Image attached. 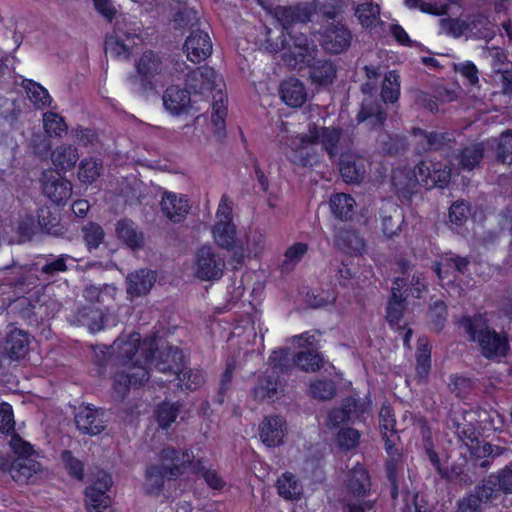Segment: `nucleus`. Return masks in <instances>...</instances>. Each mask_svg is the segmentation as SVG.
Segmentation results:
<instances>
[{
    "label": "nucleus",
    "instance_id": "ddd939ff",
    "mask_svg": "<svg viewBox=\"0 0 512 512\" xmlns=\"http://www.w3.org/2000/svg\"><path fill=\"white\" fill-rule=\"evenodd\" d=\"M39 262L17 265L13 263L10 266H6L4 269L11 272V276L8 278V283L15 288L20 289L23 292L30 291L34 288L40 278L35 274L38 272Z\"/></svg>",
    "mask_w": 512,
    "mask_h": 512
},
{
    "label": "nucleus",
    "instance_id": "0eeeda50",
    "mask_svg": "<svg viewBox=\"0 0 512 512\" xmlns=\"http://www.w3.org/2000/svg\"><path fill=\"white\" fill-rule=\"evenodd\" d=\"M112 485V478L104 471H99L93 483L86 487L85 497L88 512H110L111 499L107 494Z\"/></svg>",
    "mask_w": 512,
    "mask_h": 512
},
{
    "label": "nucleus",
    "instance_id": "c756f323",
    "mask_svg": "<svg viewBox=\"0 0 512 512\" xmlns=\"http://www.w3.org/2000/svg\"><path fill=\"white\" fill-rule=\"evenodd\" d=\"M340 173L347 183H359L366 174L365 159L359 156L344 154L339 158Z\"/></svg>",
    "mask_w": 512,
    "mask_h": 512
},
{
    "label": "nucleus",
    "instance_id": "7c9ffc66",
    "mask_svg": "<svg viewBox=\"0 0 512 512\" xmlns=\"http://www.w3.org/2000/svg\"><path fill=\"white\" fill-rule=\"evenodd\" d=\"M307 64L313 83L322 86L333 83L336 78L337 68L331 60L312 58L311 60H307Z\"/></svg>",
    "mask_w": 512,
    "mask_h": 512
},
{
    "label": "nucleus",
    "instance_id": "4c0bfd02",
    "mask_svg": "<svg viewBox=\"0 0 512 512\" xmlns=\"http://www.w3.org/2000/svg\"><path fill=\"white\" fill-rule=\"evenodd\" d=\"M347 486L354 496L364 497L370 490V478L363 466L357 464L348 474Z\"/></svg>",
    "mask_w": 512,
    "mask_h": 512
},
{
    "label": "nucleus",
    "instance_id": "a18cd8bd",
    "mask_svg": "<svg viewBox=\"0 0 512 512\" xmlns=\"http://www.w3.org/2000/svg\"><path fill=\"white\" fill-rule=\"evenodd\" d=\"M21 86L25 89L29 99L33 102L34 106L38 109H43L50 106L52 98L48 91L39 83L24 79Z\"/></svg>",
    "mask_w": 512,
    "mask_h": 512
},
{
    "label": "nucleus",
    "instance_id": "f8f14e48",
    "mask_svg": "<svg viewBox=\"0 0 512 512\" xmlns=\"http://www.w3.org/2000/svg\"><path fill=\"white\" fill-rule=\"evenodd\" d=\"M155 361V367L164 374L176 376L182 370L184 364L183 352L178 347L167 345L158 348L155 345L154 355L151 361Z\"/></svg>",
    "mask_w": 512,
    "mask_h": 512
},
{
    "label": "nucleus",
    "instance_id": "c9c22d12",
    "mask_svg": "<svg viewBox=\"0 0 512 512\" xmlns=\"http://www.w3.org/2000/svg\"><path fill=\"white\" fill-rule=\"evenodd\" d=\"M43 260L41 267L38 266V272L43 276V279L50 281L56 277L59 273L66 272L68 270L67 261H72L73 258L67 254H61L59 256L45 255L40 257Z\"/></svg>",
    "mask_w": 512,
    "mask_h": 512
},
{
    "label": "nucleus",
    "instance_id": "ea45409f",
    "mask_svg": "<svg viewBox=\"0 0 512 512\" xmlns=\"http://www.w3.org/2000/svg\"><path fill=\"white\" fill-rule=\"evenodd\" d=\"M380 216L382 220V231L388 238L397 235L401 230L403 216L399 208L395 205L381 208Z\"/></svg>",
    "mask_w": 512,
    "mask_h": 512
},
{
    "label": "nucleus",
    "instance_id": "37998d69",
    "mask_svg": "<svg viewBox=\"0 0 512 512\" xmlns=\"http://www.w3.org/2000/svg\"><path fill=\"white\" fill-rule=\"evenodd\" d=\"M169 479V473H166L164 466H151L146 471L144 488L147 494L159 495L164 486V479Z\"/></svg>",
    "mask_w": 512,
    "mask_h": 512
},
{
    "label": "nucleus",
    "instance_id": "0e129e2a",
    "mask_svg": "<svg viewBox=\"0 0 512 512\" xmlns=\"http://www.w3.org/2000/svg\"><path fill=\"white\" fill-rule=\"evenodd\" d=\"M440 28L443 33L453 38H459L461 36L466 37V22L465 18H441L439 20Z\"/></svg>",
    "mask_w": 512,
    "mask_h": 512
},
{
    "label": "nucleus",
    "instance_id": "1a4fd4ad",
    "mask_svg": "<svg viewBox=\"0 0 512 512\" xmlns=\"http://www.w3.org/2000/svg\"><path fill=\"white\" fill-rule=\"evenodd\" d=\"M42 190L56 204L66 202L72 195V183L61 177V173L45 171L42 175Z\"/></svg>",
    "mask_w": 512,
    "mask_h": 512
},
{
    "label": "nucleus",
    "instance_id": "de8ad7c7",
    "mask_svg": "<svg viewBox=\"0 0 512 512\" xmlns=\"http://www.w3.org/2000/svg\"><path fill=\"white\" fill-rule=\"evenodd\" d=\"M43 127L48 138H62L68 131L65 119L58 113L51 111L43 114Z\"/></svg>",
    "mask_w": 512,
    "mask_h": 512
},
{
    "label": "nucleus",
    "instance_id": "58836bf2",
    "mask_svg": "<svg viewBox=\"0 0 512 512\" xmlns=\"http://www.w3.org/2000/svg\"><path fill=\"white\" fill-rule=\"evenodd\" d=\"M474 494H470L474 500L480 505L481 503H492L500 497L502 490L498 486L494 475L490 474L487 478L483 479L474 490Z\"/></svg>",
    "mask_w": 512,
    "mask_h": 512
},
{
    "label": "nucleus",
    "instance_id": "774afa93",
    "mask_svg": "<svg viewBox=\"0 0 512 512\" xmlns=\"http://www.w3.org/2000/svg\"><path fill=\"white\" fill-rule=\"evenodd\" d=\"M496 141V159L501 163H506L508 157L512 155V131L505 130Z\"/></svg>",
    "mask_w": 512,
    "mask_h": 512
},
{
    "label": "nucleus",
    "instance_id": "aec40b11",
    "mask_svg": "<svg viewBox=\"0 0 512 512\" xmlns=\"http://www.w3.org/2000/svg\"><path fill=\"white\" fill-rule=\"evenodd\" d=\"M194 456L189 451L180 452L173 447L164 448L161 452V461L169 480L183 474L186 467L192 463Z\"/></svg>",
    "mask_w": 512,
    "mask_h": 512
},
{
    "label": "nucleus",
    "instance_id": "a211bd4d",
    "mask_svg": "<svg viewBox=\"0 0 512 512\" xmlns=\"http://www.w3.org/2000/svg\"><path fill=\"white\" fill-rule=\"evenodd\" d=\"M470 259L462 257L454 253H446L441 257L440 261L433 266V271L441 280L456 279L457 274H465L468 271Z\"/></svg>",
    "mask_w": 512,
    "mask_h": 512
},
{
    "label": "nucleus",
    "instance_id": "72a5a7b5",
    "mask_svg": "<svg viewBox=\"0 0 512 512\" xmlns=\"http://www.w3.org/2000/svg\"><path fill=\"white\" fill-rule=\"evenodd\" d=\"M485 153V146L482 142L472 143L462 148L455 158L458 166L466 171H472L479 166Z\"/></svg>",
    "mask_w": 512,
    "mask_h": 512
},
{
    "label": "nucleus",
    "instance_id": "2f4dec72",
    "mask_svg": "<svg viewBox=\"0 0 512 512\" xmlns=\"http://www.w3.org/2000/svg\"><path fill=\"white\" fill-rule=\"evenodd\" d=\"M281 99L291 107H300L306 101V90L303 83L296 78H289L280 85Z\"/></svg>",
    "mask_w": 512,
    "mask_h": 512
},
{
    "label": "nucleus",
    "instance_id": "680f3d73",
    "mask_svg": "<svg viewBox=\"0 0 512 512\" xmlns=\"http://www.w3.org/2000/svg\"><path fill=\"white\" fill-rule=\"evenodd\" d=\"M175 378L179 381V387L188 390H196L204 383V375L201 371L185 369L184 366L182 370L176 374Z\"/></svg>",
    "mask_w": 512,
    "mask_h": 512
},
{
    "label": "nucleus",
    "instance_id": "4be33fe9",
    "mask_svg": "<svg viewBox=\"0 0 512 512\" xmlns=\"http://www.w3.org/2000/svg\"><path fill=\"white\" fill-rule=\"evenodd\" d=\"M465 22L466 38L490 41L496 35L495 25L483 12L467 15Z\"/></svg>",
    "mask_w": 512,
    "mask_h": 512
},
{
    "label": "nucleus",
    "instance_id": "b1692460",
    "mask_svg": "<svg viewBox=\"0 0 512 512\" xmlns=\"http://www.w3.org/2000/svg\"><path fill=\"white\" fill-rule=\"evenodd\" d=\"M161 209L172 222L180 223L188 214L190 206L185 195L164 192L161 200Z\"/></svg>",
    "mask_w": 512,
    "mask_h": 512
},
{
    "label": "nucleus",
    "instance_id": "4d7b16f0",
    "mask_svg": "<svg viewBox=\"0 0 512 512\" xmlns=\"http://www.w3.org/2000/svg\"><path fill=\"white\" fill-rule=\"evenodd\" d=\"M181 408V404L179 402L169 403L163 402L161 403L156 410V419L159 426L162 429H168L170 425L176 420L179 411Z\"/></svg>",
    "mask_w": 512,
    "mask_h": 512
},
{
    "label": "nucleus",
    "instance_id": "13d9d810",
    "mask_svg": "<svg viewBox=\"0 0 512 512\" xmlns=\"http://www.w3.org/2000/svg\"><path fill=\"white\" fill-rule=\"evenodd\" d=\"M268 364L272 369L271 372L275 374L284 373L289 371L295 364L294 360L290 358V351L288 348H282L272 352L269 357Z\"/></svg>",
    "mask_w": 512,
    "mask_h": 512
},
{
    "label": "nucleus",
    "instance_id": "bb28decb",
    "mask_svg": "<svg viewBox=\"0 0 512 512\" xmlns=\"http://www.w3.org/2000/svg\"><path fill=\"white\" fill-rule=\"evenodd\" d=\"M117 238L131 250H138L144 246V234L130 219H120L115 223Z\"/></svg>",
    "mask_w": 512,
    "mask_h": 512
},
{
    "label": "nucleus",
    "instance_id": "5701e85b",
    "mask_svg": "<svg viewBox=\"0 0 512 512\" xmlns=\"http://www.w3.org/2000/svg\"><path fill=\"white\" fill-rule=\"evenodd\" d=\"M391 182L398 197L406 200H409L420 186L416 174L406 168L394 169Z\"/></svg>",
    "mask_w": 512,
    "mask_h": 512
},
{
    "label": "nucleus",
    "instance_id": "412c9836",
    "mask_svg": "<svg viewBox=\"0 0 512 512\" xmlns=\"http://www.w3.org/2000/svg\"><path fill=\"white\" fill-rule=\"evenodd\" d=\"M286 421L281 416H266L259 425V435L267 447H275L283 442Z\"/></svg>",
    "mask_w": 512,
    "mask_h": 512
},
{
    "label": "nucleus",
    "instance_id": "2eb2a0df",
    "mask_svg": "<svg viewBox=\"0 0 512 512\" xmlns=\"http://www.w3.org/2000/svg\"><path fill=\"white\" fill-rule=\"evenodd\" d=\"M467 449L469 451V459L473 462V465L483 469L489 468L494 459L508 451L505 447L493 445L484 440H476Z\"/></svg>",
    "mask_w": 512,
    "mask_h": 512
},
{
    "label": "nucleus",
    "instance_id": "dca6fc26",
    "mask_svg": "<svg viewBox=\"0 0 512 512\" xmlns=\"http://www.w3.org/2000/svg\"><path fill=\"white\" fill-rule=\"evenodd\" d=\"M1 467L20 484L29 483L30 479L41 471V464L29 457H17L12 461L4 460Z\"/></svg>",
    "mask_w": 512,
    "mask_h": 512
},
{
    "label": "nucleus",
    "instance_id": "c03bdc74",
    "mask_svg": "<svg viewBox=\"0 0 512 512\" xmlns=\"http://www.w3.org/2000/svg\"><path fill=\"white\" fill-rule=\"evenodd\" d=\"M280 384L279 375L274 372L267 373L259 378L254 388L255 398L261 401L273 398L277 394Z\"/></svg>",
    "mask_w": 512,
    "mask_h": 512
},
{
    "label": "nucleus",
    "instance_id": "e433bc0d",
    "mask_svg": "<svg viewBox=\"0 0 512 512\" xmlns=\"http://www.w3.org/2000/svg\"><path fill=\"white\" fill-rule=\"evenodd\" d=\"M414 135L421 136L425 139L429 151H441L445 148H452L456 144V139L453 133L450 132H426L420 128L414 129Z\"/></svg>",
    "mask_w": 512,
    "mask_h": 512
},
{
    "label": "nucleus",
    "instance_id": "338daca9",
    "mask_svg": "<svg viewBox=\"0 0 512 512\" xmlns=\"http://www.w3.org/2000/svg\"><path fill=\"white\" fill-rule=\"evenodd\" d=\"M380 8L378 5L373 4L371 2L362 3L356 8V16L358 17L360 23L364 27H369L373 25L379 16Z\"/></svg>",
    "mask_w": 512,
    "mask_h": 512
},
{
    "label": "nucleus",
    "instance_id": "a19ab883",
    "mask_svg": "<svg viewBox=\"0 0 512 512\" xmlns=\"http://www.w3.org/2000/svg\"><path fill=\"white\" fill-rule=\"evenodd\" d=\"M355 200L348 194H335L330 198V209L333 215L340 220H350L354 214Z\"/></svg>",
    "mask_w": 512,
    "mask_h": 512
},
{
    "label": "nucleus",
    "instance_id": "cd10ccee",
    "mask_svg": "<svg viewBox=\"0 0 512 512\" xmlns=\"http://www.w3.org/2000/svg\"><path fill=\"white\" fill-rule=\"evenodd\" d=\"M29 337L27 332L14 328L7 334L4 343V353L11 360H20L29 351Z\"/></svg>",
    "mask_w": 512,
    "mask_h": 512
},
{
    "label": "nucleus",
    "instance_id": "49530a36",
    "mask_svg": "<svg viewBox=\"0 0 512 512\" xmlns=\"http://www.w3.org/2000/svg\"><path fill=\"white\" fill-rule=\"evenodd\" d=\"M215 242L227 250L233 249L236 245V227L233 222L216 223L213 228Z\"/></svg>",
    "mask_w": 512,
    "mask_h": 512
},
{
    "label": "nucleus",
    "instance_id": "e2e57ef3",
    "mask_svg": "<svg viewBox=\"0 0 512 512\" xmlns=\"http://www.w3.org/2000/svg\"><path fill=\"white\" fill-rule=\"evenodd\" d=\"M307 249V244L301 242L295 243L289 247L284 254V260L281 264L282 272L291 271L295 264L298 263L302 256L307 252Z\"/></svg>",
    "mask_w": 512,
    "mask_h": 512
},
{
    "label": "nucleus",
    "instance_id": "39448f33",
    "mask_svg": "<svg viewBox=\"0 0 512 512\" xmlns=\"http://www.w3.org/2000/svg\"><path fill=\"white\" fill-rule=\"evenodd\" d=\"M162 58L153 51H146L136 63V74L129 77L130 84L137 93L153 89V78L163 72Z\"/></svg>",
    "mask_w": 512,
    "mask_h": 512
},
{
    "label": "nucleus",
    "instance_id": "9b49d317",
    "mask_svg": "<svg viewBox=\"0 0 512 512\" xmlns=\"http://www.w3.org/2000/svg\"><path fill=\"white\" fill-rule=\"evenodd\" d=\"M356 119L358 123H365L369 129L382 128L387 119L383 102L377 97L365 96Z\"/></svg>",
    "mask_w": 512,
    "mask_h": 512
},
{
    "label": "nucleus",
    "instance_id": "393cba45",
    "mask_svg": "<svg viewBox=\"0 0 512 512\" xmlns=\"http://www.w3.org/2000/svg\"><path fill=\"white\" fill-rule=\"evenodd\" d=\"M156 281V274L149 269L131 272L126 277V292L131 297L144 296L150 292Z\"/></svg>",
    "mask_w": 512,
    "mask_h": 512
},
{
    "label": "nucleus",
    "instance_id": "f257e3e1",
    "mask_svg": "<svg viewBox=\"0 0 512 512\" xmlns=\"http://www.w3.org/2000/svg\"><path fill=\"white\" fill-rule=\"evenodd\" d=\"M118 360L126 366L132 387H140L149 379L147 364L152 360L155 341L145 339L141 342L139 333H132L127 339H117L111 346Z\"/></svg>",
    "mask_w": 512,
    "mask_h": 512
},
{
    "label": "nucleus",
    "instance_id": "f3484780",
    "mask_svg": "<svg viewBox=\"0 0 512 512\" xmlns=\"http://www.w3.org/2000/svg\"><path fill=\"white\" fill-rule=\"evenodd\" d=\"M290 41L286 42L287 50L283 54V60L287 65L295 68L298 64L307 62L315 45H310L307 37L300 33L292 35L289 33Z\"/></svg>",
    "mask_w": 512,
    "mask_h": 512
},
{
    "label": "nucleus",
    "instance_id": "8fccbe9b",
    "mask_svg": "<svg viewBox=\"0 0 512 512\" xmlns=\"http://www.w3.org/2000/svg\"><path fill=\"white\" fill-rule=\"evenodd\" d=\"M323 363V357L313 349L301 351L294 356V364L305 372H316Z\"/></svg>",
    "mask_w": 512,
    "mask_h": 512
},
{
    "label": "nucleus",
    "instance_id": "f03ea898",
    "mask_svg": "<svg viewBox=\"0 0 512 512\" xmlns=\"http://www.w3.org/2000/svg\"><path fill=\"white\" fill-rule=\"evenodd\" d=\"M459 326L468 340L478 345L481 355L489 360L505 357L510 349L508 338L490 327L482 315L466 316L459 320Z\"/></svg>",
    "mask_w": 512,
    "mask_h": 512
},
{
    "label": "nucleus",
    "instance_id": "9d476101",
    "mask_svg": "<svg viewBox=\"0 0 512 512\" xmlns=\"http://www.w3.org/2000/svg\"><path fill=\"white\" fill-rule=\"evenodd\" d=\"M183 49L186 52L187 58L193 63L206 60L212 53V42L209 34L200 27H197L187 37Z\"/></svg>",
    "mask_w": 512,
    "mask_h": 512
},
{
    "label": "nucleus",
    "instance_id": "6e6552de",
    "mask_svg": "<svg viewBox=\"0 0 512 512\" xmlns=\"http://www.w3.org/2000/svg\"><path fill=\"white\" fill-rule=\"evenodd\" d=\"M351 40V32L345 25L331 22L323 33L322 47L331 54H340L349 48Z\"/></svg>",
    "mask_w": 512,
    "mask_h": 512
},
{
    "label": "nucleus",
    "instance_id": "5fc2aeb1",
    "mask_svg": "<svg viewBox=\"0 0 512 512\" xmlns=\"http://www.w3.org/2000/svg\"><path fill=\"white\" fill-rule=\"evenodd\" d=\"M212 98V123L216 130L220 133L225 129V118L227 116V108L224 105L225 95L222 90H217V94H213Z\"/></svg>",
    "mask_w": 512,
    "mask_h": 512
},
{
    "label": "nucleus",
    "instance_id": "864d4df0",
    "mask_svg": "<svg viewBox=\"0 0 512 512\" xmlns=\"http://www.w3.org/2000/svg\"><path fill=\"white\" fill-rule=\"evenodd\" d=\"M277 490L285 499H298L302 493V486L294 475L285 473L277 481Z\"/></svg>",
    "mask_w": 512,
    "mask_h": 512
},
{
    "label": "nucleus",
    "instance_id": "4468645a",
    "mask_svg": "<svg viewBox=\"0 0 512 512\" xmlns=\"http://www.w3.org/2000/svg\"><path fill=\"white\" fill-rule=\"evenodd\" d=\"M75 423L82 433L98 435L106 427L104 411L95 409L90 405L80 407L79 411L75 414Z\"/></svg>",
    "mask_w": 512,
    "mask_h": 512
},
{
    "label": "nucleus",
    "instance_id": "3c124183",
    "mask_svg": "<svg viewBox=\"0 0 512 512\" xmlns=\"http://www.w3.org/2000/svg\"><path fill=\"white\" fill-rule=\"evenodd\" d=\"M81 234L89 251L97 249L105 238L102 226L92 221L87 222L81 227Z\"/></svg>",
    "mask_w": 512,
    "mask_h": 512
},
{
    "label": "nucleus",
    "instance_id": "473e14b6",
    "mask_svg": "<svg viewBox=\"0 0 512 512\" xmlns=\"http://www.w3.org/2000/svg\"><path fill=\"white\" fill-rule=\"evenodd\" d=\"M124 27L119 21H117L115 29L112 34L106 36L105 39V53L111 54L114 57L127 58L132 49V45L125 42L123 38Z\"/></svg>",
    "mask_w": 512,
    "mask_h": 512
},
{
    "label": "nucleus",
    "instance_id": "bf43d9fd",
    "mask_svg": "<svg viewBox=\"0 0 512 512\" xmlns=\"http://www.w3.org/2000/svg\"><path fill=\"white\" fill-rule=\"evenodd\" d=\"M78 321L91 332H97L103 328V314L94 307H84L80 310Z\"/></svg>",
    "mask_w": 512,
    "mask_h": 512
},
{
    "label": "nucleus",
    "instance_id": "09e8293b",
    "mask_svg": "<svg viewBox=\"0 0 512 512\" xmlns=\"http://www.w3.org/2000/svg\"><path fill=\"white\" fill-rule=\"evenodd\" d=\"M406 310V298L395 292L391 295L387 304V321L390 326L397 327L399 330H404L405 327L400 325V320Z\"/></svg>",
    "mask_w": 512,
    "mask_h": 512
},
{
    "label": "nucleus",
    "instance_id": "c85d7f7f",
    "mask_svg": "<svg viewBox=\"0 0 512 512\" xmlns=\"http://www.w3.org/2000/svg\"><path fill=\"white\" fill-rule=\"evenodd\" d=\"M78 160V149L72 144L63 143L51 153V161L57 173H66L73 170Z\"/></svg>",
    "mask_w": 512,
    "mask_h": 512
},
{
    "label": "nucleus",
    "instance_id": "20e7f679",
    "mask_svg": "<svg viewBox=\"0 0 512 512\" xmlns=\"http://www.w3.org/2000/svg\"><path fill=\"white\" fill-rule=\"evenodd\" d=\"M185 87L194 98V102L209 101L217 90H222L224 82L216 71L209 66L190 69L184 75Z\"/></svg>",
    "mask_w": 512,
    "mask_h": 512
},
{
    "label": "nucleus",
    "instance_id": "69168bd1",
    "mask_svg": "<svg viewBox=\"0 0 512 512\" xmlns=\"http://www.w3.org/2000/svg\"><path fill=\"white\" fill-rule=\"evenodd\" d=\"M310 394L319 400H330L336 394V387L331 380H317L310 384Z\"/></svg>",
    "mask_w": 512,
    "mask_h": 512
},
{
    "label": "nucleus",
    "instance_id": "a878e982",
    "mask_svg": "<svg viewBox=\"0 0 512 512\" xmlns=\"http://www.w3.org/2000/svg\"><path fill=\"white\" fill-rule=\"evenodd\" d=\"M275 17L282 25L283 30L288 31L293 24L309 22L311 10L306 4L279 6L275 9Z\"/></svg>",
    "mask_w": 512,
    "mask_h": 512
},
{
    "label": "nucleus",
    "instance_id": "423d86ee",
    "mask_svg": "<svg viewBox=\"0 0 512 512\" xmlns=\"http://www.w3.org/2000/svg\"><path fill=\"white\" fill-rule=\"evenodd\" d=\"M225 259L211 246L199 248L193 265L194 276L201 281L219 280L225 270Z\"/></svg>",
    "mask_w": 512,
    "mask_h": 512
},
{
    "label": "nucleus",
    "instance_id": "f704fd0d",
    "mask_svg": "<svg viewBox=\"0 0 512 512\" xmlns=\"http://www.w3.org/2000/svg\"><path fill=\"white\" fill-rule=\"evenodd\" d=\"M335 245L347 254H361L365 250L364 240L353 230L339 229L334 237Z\"/></svg>",
    "mask_w": 512,
    "mask_h": 512
},
{
    "label": "nucleus",
    "instance_id": "052dcab7",
    "mask_svg": "<svg viewBox=\"0 0 512 512\" xmlns=\"http://www.w3.org/2000/svg\"><path fill=\"white\" fill-rule=\"evenodd\" d=\"M200 20L199 12L194 8L185 7L174 14L173 24L175 29L189 28L195 30Z\"/></svg>",
    "mask_w": 512,
    "mask_h": 512
},
{
    "label": "nucleus",
    "instance_id": "7ed1b4c3",
    "mask_svg": "<svg viewBox=\"0 0 512 512\" xmlns=\"http://www.w3.org/2000/svg\"><path fill=\"white\" fill-rule=\"evenodd\" d=\"M318 143L321 144L322 149L332 160L345 154L346 140L343 138L342 129L333 126H318L315 123H310L306 132L295 137L292 140L291 147L295 150H301L308 145Z\"/></svg>",
    "mask_w": 512,
    "mask_h": 512
},
{
    "label": "nucleus",
    "instance_id": "6ab92c4d",
    "mask_svg": "<svg viewBox=\"0 0 512 512\" xmlns=\"http://www.w3.org/2000/svg\"><path fill=\"white\" fill-rule=\"evenodd\" d=\"M196 103L186 87L182 89L172 85L165 90L163 95L164 107L173 115L186 113Z\"/></svg>",
    "mask_w": 512,
    "mask_h": 512
},
{
    "label": "nucleus",
    "instance_id": "79ce46f5",
    "mask_svg": "<svg viewBox=\"0 0 512 512\" xmlns=\"http://www.w3.org/2000/svg\"><path fill=\"white\" fill-rule=\"evenodd\" d=\"M103 172V162L95 157H87L80 161L78 179L83 184L94 183Z\"/></svg>",
    "mask_w": 512,
    "mask_h": 512
},
{
    "label": "nucleus",
    "instance_id": "603ef678",
    "mask_svg": "<svg viewBox=\"0 0 512 512\" xmlns=\"http://www.w3.org/2000/svg\"><path fill=\"white\" fill-rule=\"evenodd\" d=\"M400 94L399 75L396 71L386 73L381 89V101L383 103H394L398 100Z\"/></svg>",
    "mask_w": 512,
    "mask_h": 512
},
{
    "label": "nucleus",
    "instance_id": "6e6d98bb",
    "mask_svg": "<svg viewBox=\"0 0 512 512\" xmlns=\"http://www.w3.org/2000/svg\"><path fill=\"white\" fill-rule=\"evenodd\" d=\"M212 98V123L216 130L220 133L225 129V118L227 116V108L224 105L225 95L222 90H217V94H213Z\"/></svg>",
    "mask_w": 512,
    "mask_h": 512
}]
</instances>
